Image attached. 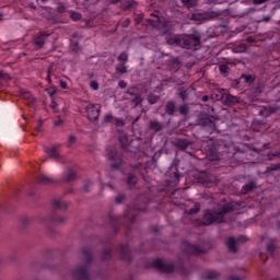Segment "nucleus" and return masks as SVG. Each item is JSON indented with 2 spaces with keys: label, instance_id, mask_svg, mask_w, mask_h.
Instances as JSON below:
<instances>
[{
  "label": "nucleus",
  "instance_id": "obj_1",
  "mask_svg": "<svg viewBox=\"0 0 280 280\" xmlns=\"http://www.w3.org/2000/svg\"><path fill=\"white\" fill-rule=\"evenodd\" d=\"M233 211V203L230 206L225 207L222 212L219 213H211L208 212L203 215V224L209 225V224H220L224 222V214Z\"/></svg>",
  "mask_w": 280,
  "mask_h": 280
},
{
  "label": "nucleus",
  "instance_id": "obj_2",
  "mask_svg": "<svg viewBox=\"0 0 280 280\" xmlns=\"http://www.w3.org/2000/svg\"><path fill=\"white\" fill-rule=\"evenodd\" d=\"M198 45H200V36H196V35L184 36V47H186V49H191V47H198Z\"/></svg>",
  "mask_w": 280,
  "mask_h": 280
},
{
  "label": "nucleus",
  "instance_id": "obj_3",
  "mask_svg": "<svg viewBox=\"0 0 280 280\" xmlns=\"http://www.w3.org/2000/svg\"><path fill=\"white\" fill-rule=\"evenodd\" d=\"M86 115L90 121H95L100 117V106L90 104L86 106Z\"/></svg>",
  "mask_w": 280,
  "mask_h": 280
},
{
  "label": "nucleus",
  "instance_id": "obj_4",
  "mask_svg": "<svg viewBox=\"0 0 280 280\" xmlns=\"http://www.w3.org/2000/svg\"><path fill=\"white\" fill-rule=\"evenodd\" d=\"M154 268H158V270H160L161 272H172V270H174V266L173 265H165L163 264V260H155L153 262Z\"/></svg>",
  "mask_w": 280,
  "mask_h": 280
},
{
  "label": "nucleus",
  "instance_id": "obj_5",
  "mask_svg": "<svg viewBox=\"0 0 280 280\" xmlns=\"http://www.w3.org/2000/svg\"><path fill=\"white\" fill-rule=\"evenodd\" d=\"M226 246L231 253H235L237 250V248H235V238L233 237L228 238Z\"/></svg>",
  "mask_w": 280,
  "mask_h": 280
},
{
  "label": "nucleus",
  "instance_id": "obj_6",
  "mask_svg": "<svg viewBox=\"0 0 280 280\" xmlns=\"http://www.w3.org/2000/svg\"><path fill=\"white\" fill-rule=\"evenodd\" d=\"M175 108H176V105H174V103L170 102L166 105V113L168 115H172V113H174Z\"/></svg>",
  "mask_w": 280,
  "mask_h": 280
},
{
  "label": "nucleus",
  "instance_id": "obj_7",
  "mask_svg": "<svg viewBox=\"0 0 280 280\" xmlns=\"http://www.w3.org/2000/svg\"><path fill=\"white\" fill-rule=\"evenodd\" d=\"M150 128L151 130H155L156 132H159V130H161V124H159L158 121H151L150 122Z\"/></svg>",
  "mask_w": 280,
  "mask_h": 280
},
{
  "label": "nucleus",
  "instance_id": "obj_8",
  "mask_svg": "<svg viewBox=\"0 0 280 280\" xmlns=\"http://www.w3.org/2000/svg\"><path fill=\"white\" fill-rule=\"evenodd\" d=\"M34 43L36 47H43V45H45V38H43V36H39L35 38Z\"/></svg>",
  "mask_w": 280,
  "mask_h": 280
},
{
  "label": "nucleus",
  "instance_id": "obj_9",
  "mask_svg": "<svg viewBox=\"0 0 280 280\" xmlns=\"http://www.w3.org/2000/svg\"><path fill=\"white\" fill-rule=\"evenodd\" d=\"M255 187V184L250 183V184H246L244 187H243V192L244 194H248V191H250L252 189H254Z\"/></svg>",
  "mask_w": 280,
  "mask_h": 280
},
{
  "label": "nucleus",
  "instance_id": "obj_10",
  "mask_svg": "<svg viewBox=\"0 0 280 280\" xmlns=\"http://www.w3.org/2000/svg\"><path fill=\"white\" fill-rule=\"evenodd\" d=\"M70 19H72V21H80V19H82V14L77 13V12H71Z\"/></svg>",
  "mask_w": 280,
  "mask_h": 280
},
{
  "label": "nucleus",
  "instance_id": "obj_11",
  "mask_svg": "<svg viewBox=\"0 0 280 280\" xmlns=\"http://www.w3.org/2000/svg\"><path fill=\"white\" fill-rule=\"evenodd\" d=\"M196 1L197 0H184V5L188 8H194V5H196Z\"/></svg>",
  "mask_w": 280,
  "mask_h": 280
},
{
  "label": "nucleus",
  "instance_id": "obj_12",
  "mask_svg": "<svg viewBox=\"0 0 280 280\" xmlns=\"http://www.w3.org/2000/svg\"><path fill=\"white\" fill-rule=\"evenodd\" d=\"M118 60H120V62H128V55L126 52L120 54Z\"/></svg>",
  "mask_w": 280,
  "mask_h": 280
},
{
  "label": "nucleus",
  "instance_id": "obj_13",
  "mask_svg": "<svg viewBox=\"0 0 280 280\" xmlns=\"http://www.w3.org/2000/svg\"><path fill=\"white\" fill-rule=\"evenodd\" d=\"M226 102H230L231 104H234L235 102H237V97H235L231 94H226Z\"/></svg>",
  "mask_w": 280,
  "mask_h": 280
},
{
  "label": "nucleus",
  "instance_id": "obj_14",
  "mask_svg": "<svg viewBox=\"0 0 280 280\" xmlns=\"http://www.w3.org/2000/svg\"><path fill=\"white\" fill-rule=\"evenodd\" d=\"M220 73H229V66L226 65H221L219 67Z\"/></svg>",
  "mask_w": 280,
  "mask_h": 280
},
{
  "label": "nucleus",
  "instance_id": "obj_15",
  "mask_svg": "<svg viewBox=\"0 0 280 280\" xmlns=\"http://www.w3.org/2000/svg\"><path fill=\"white\" fill-rule=\"evenodd\" d=\"M117 72L118 73H128V70L126 69V67L122 65V66H118L116 68Z\"/></svg>",
  "mask_w": 280,
  "mask_h": 280
},
{
  "label": "nucleus",
  "instance_id": "obj_16",
  "mask_svg": "<svg viewBox=\"0 0 280 280\" xmlns=\"http://www.w3.org/2000/svg\"><path fill=\"white\" fill-rule=\"evenodd\" d=\"M90 86L91 89H93V91H97V89H100V84L97 83V81H91Z\"/></svg>",
  "mask_w": 280,
  "mask_h": 280
},
{
  "label": "nucleus",
  "instance_id": "obj_17",
  "mask_svg": "<svg viewBox=\"0 0 280 280\" xmlns=\"http://www.w3.org/2000/svg\"><path fill=\"white\" fill-rule=\"evenodd\" d=\"M188 112H189V108H187V106L183 105L179 107V113L182 115H187Z\"/></svg>",
  "mask_w": 280,
  "mask_h": 280
},
{
  "label": "nucleus",
  "instance_id": "obj_18",
  "mask_svg": "<svg viewBox=\"0 0 280 280\" xmlns=\"http://www.w3.org/2000/svg\"><path fill=\"white\" fill-rule=\"evenodd\" d=\"M135 183H137V177L130 176V177L128 178V184H129V185H135Z\"/></svg>",
  "mask_w": 280,
  "mask_h": 280
},
{
  "label": "nucleus",
  "instance_id": "obj_19",
  "mask_svg": "<svg viewBox=\"0 0 280 280\" xmlns=\"http://www.w3.org/2000/svg\"><path fill=\"white\" fill-rule=\"evenodd\" d=\"M268 0H254V5H261L262 3H266Z\"/></svg>",
  "mask_w": 280,
  "mask_h": 280
},
{
  "label": "nucleus",
  "instance_id": "obj_20",
  "mask_svg": "<svg viewBox=\"0 0 280 280\" xmlns=\"http://www.w3.org/2000/svg\"><path fill=\"white\" fill-rule=\"evenodd\" d=\"M159 100V97H156V96H152V95H150L149 96V102L151 103V104H156V101Z\"/></svg>",
  "mask_w": 280,
  "mask_h": 280
},
{
  "label": "nucleus",
  "instance_id": "obj_21",
  "mask_svg": "<svg viewBox=\"0 0 280 280\" xmlns=\"http://www.w3.org/2000/svg\"><path fill=\"white\" fill-rule=\"evenodd\" d=\"M243 78H244L245 82H253V80H255L253 78V75H243Z\"/></svg>",
  "mask_w": 280,
  "mask_h": 280
},
{
  "label": "nucleus",
  "instance_id": "obj_22",
  "mask_svg": "<svg viewBox=\"0 0 280 280\" xmlns=\"http://www.w3.org/2000/svg\"><path fill=\"white\" fill-rule=\"evenodd\" d=\"M118 86H119L120 89H126V86H128V84L126 83V81H120V82L118 83Z\"/></svg>",
  "mask_w": 280,
  "mask_h": 280
},
{
  "label": "nucleus",
  "instance_id": "obj_23",
  "mask_svg": "<svg viewBox=\"0 0 280 280\" xmlns=\"http://www.w3.org/2000/svg\"><path fill=\"white\" fill-rule=\"evenodd\" d=\"M60 86H61V89H67V82L60 81Z\"/></svg>",
  "mask_w": 280,
  "mask_h": 280
},
{
  "label": "nucleus",
  "instance_id": "obj_24",
  "mask_svg": "<svg viewBox=\"0 0 280 280\" xmlns=\"http://www.w3.org/2000/svg\"><path fill=\"white\" fill-rule=\"evenodd\" d=\"M202 102H209V96L208 95L202 96Z\"/></svg>",
  "mask_w": 280,
  "mask_h": 280
},
{
  "label": "nucleus",
  "instance_id": "obj_25",
  "mask_svg": "<svg viewBox=\"0 0 280 280\" xmlns=\"http://www.w3.org/2000/svg\"><path fill=\"white\" fill-rule=\"evenodd\" d=\"M47 80H48L49 84H51V77L50 75L47 77Z\"/></svg>",
  "mask_w": 280,
  "mask_h": 280
},
{
  "label": "nucleus",
  "instance_id": "obj_26",
  "mask_svg": "<svg viewBox=\"0 0 280 280\" xmlns=\"http://www.w3.org/2000/svg\"><path fill=\"white\" fill-rule=\"evenodd\" d=\"M264 21L268 23V21H270V18H265Z\"/></svg>",
  "mask_w": 280,
  "mask_h": 280
},
{
  "label": "nucleus",
  "instance_id": "obj_27",
  "mask_svg": "<svg viewBox=\"0 0 280 280\" xmlns=\"http://www.w3.org/2000/svg\"><path fill=\"white\" fill-rule=\"evenodd\" d=\"M190 213H198V209L197 210H190Z\"/></svg>",
  "mask_w": 280,
  "mask_h": 280
},
{
  "label": "nucleus",
  "instance_id": "obj_28",
  "mask_svg": "<svg viewBox=\"0 0 280 280\" xmlns=\"http://www.w3.org/2000/svg\"><path fill=\"white\" fill-rule=\"evenodd\" d=\"M240 242H246V238L241 237V238H240Z\"/></svg>",
  "mask_w": 280,
  "mask_h": 280
},
{
  "label": "nucleus",
  "instance_id": "obj_29",
  "mask_svg": "<svg viewBox=\"0 0 280 280\" xmlns=\"http://www.w3.org/2000/svg\"><path fill=\"white\" fill-rule=\"evenodd\" d=\"M119 0H112V3H118Z\"/></svg>",
  "mask_w": 280,
  "mask_h": 280
},
{
  "label": "nucleus",
  "instance_id": "obj_30",
  "mask_svg": "<svg viewBox=\"0 0 280 280\" xmlns=\"http://www.w3.org/2000/svg\"><path fill=\"white\" fill-rule=\"evenodd\" d=\"M70 141H72V142H73V141H75V138H73V137H70Z\"/></svg>",
  "mask_w": 280,
  "mask_h": 280
},
{
  "label": "nucleus",
  "instance_id": "obj_31",
  "mask_svg": "<svg viewBox=\"0 0 280 280\" xmlns=\"http://www.w3.org/2000/svg\"><path fill=\"white\" fill-rule=\"evenodd\" d=\"M180 97L185 100V94H180Z\"/></svg>",
  "mask_w": 280,
  "mask_h": 280
},
{
  "label": "nucleus",
  "instance_id": "obj_32",
  "mask_svg": "<svg viewBox=\"0 0 280 280\" xmlns=\"http://www.w3.org/2000/svg\"><path fill=\"white\" fill-rule=\"evenodd\" d=\"M1 19H3V14L0 13V21H1Z\"/></svg>",
  "mask_w": 280,
  "mask_h": 280
},
{
  "label": "nucleus",
  "instance_id": "obj_33",
  "mask_svg": "<svg viewBox=\"0 0 280 280\" xmlns=\"http://www.w3.org/2000/svg\"><path fill=\"white\" fill-rule=\"evenodd\" d=\"M116 200H117V202H121V200H119V198H117Z\"/></svg>",
  "mask_w": 280,
  "mask_h": 280
},
{
  "label": "nucleus",
  "instance_id": "obj_34",
  "mask_svg": "<svg viewBox=\"0 0 280 280\" xmlns=\"http://www.w3.org/2000/svg\"><path fill=\"white\" fill-rule=\"evenodd\" d=\"M174 43H178V39H174Z\"/></svg>",
  "mask_w": 280,
  "mask_h": 280
},
{
  "label": "nucleus",
  "instance_id": "obj_35",
  "mask_svg": "<svg viewBox=\"0 0 280 280\" xmlns=\"http://www.w3.org/2000/svg\"><path fill=\"white\" fill-rule=\"evenodd\" d=\"M121 126H124V121H120Z\"/></svg>",
  "mask_w": 280,
  "mask_h": 280
},
{
  "label": "nucleus",
  "instance_id": "obj_36",
  "mask_svg": "<svg viewBox=\"0 0 280 280\" xmlns=\"http://www.w3.org/2000/svg\"><path fill=\"white\" fill-rule=\"evenodd\" d=\"M192 19H196V15H192Z\"/></svg>",
  "mask_w": 280,
  "mask_h": 280
},
{
  "label": "nucleus",
  "instance_id": "obj_37",
  "mask_svg": "<svg viewBox=\"0 0 280 280\" xmlns=\"http://www.w3.org/2000/svg\"><path fill=\"white\" fill-rule=\"evenodd\" d=\"M43 1H47V0H43Z\"/></svg>",
  "mask_w": 280,
  "mask_h": 280
}]
</instances>
